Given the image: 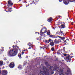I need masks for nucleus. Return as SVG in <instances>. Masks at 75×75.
<instances>
[{
    "label": "nucleus",
    "instance_id": "1",
    "mask_svg": "<svg viewBox=\"0 0 75 75\" xmlns=\"http://www.w3.org/2000/svg\"><path fill=\"white\" fill-rule=\"evenodd\" d=\"M17 51H14L13 50H10L8 52V55L9 57H13L17 55Z\"/></svg>",
    "mask_w": 75,
    "mask_h": 75
},
{
    "label": "nucleus",
    "instance_id": "2",
    "mask_svg": "<svg viewBox=\"0 0 75 75\" xmlns=\"http://www.w3.org/2000/svg\"><path fill=\"white\" fill-rule=\"evenodd\" d=\"M42 69L44 71H40L38 75H49V73L45 71L46 70H48V69H47L46 67H43Z\"/></svg>",
    "mask_w": 75,
    "mask_h": 75
},
{
    "label": "nucleus",
    "instance_id": "3",
    "mask_svg": "<svg viewBox=\"0 0 75 75\" xmlns=\"http://www.w3.org/2000/svg\"><path fill=\"white\" fill-rule=\"evenodd\" d=\"M47 28H43L41 30H40V33L42 34L45 33L47 32Z\"/></svg>",
    "mask_w": 75,
    "mask_h": 75
},
{
    "label": "nucleus",
    "instance_id": "4",
    "mask_svg": "<svg viewBox=\"0 0 75 75\" xmlns=\"http://www.w3.org/2000/svg\"><path fill=\"white\" fill-rule=\"evenodd\" d=\"M57 71H58L59 74L60 75H64L63 73V70L62 69H60L57 70Z\"/></svg>",
    "mask_w": 75,
    "mask_h": 75
},
{
    "label": "nucleus",
    "instance_id": "5",
    "mask_svg": "<svg viewBox=\"0 0 75 75\" xmlns=\"http://www.w3.org/2000/svg\"><path fill=\"white\" fill-rule=\"evenodd\" d=\"M2 75H6L7 74V71L6 70H2Z\"/></svg>",
    "mask_w": 75,
    "mask_h": 75
},
{
    "label": "nucleus",
    "instance_id": "6",
    "mask_svg": "<svg viewBox=\"0 0 75 75\" xmlns=\"http://www.w3.org/2000/svg\"><path fill=\"white\" fill-rule=\"evenodd\" d=\"M9 67L11 68H14V63L13 62L11 63L9 65Z\"/></svg>",
    "mask_w": 75,
    "mask_h": 75
},
{
    "label": "nucleus",
    "instance_id": "7",
    "mask_svg": "<svg viewBox=\"0 0 75 75\" xmlns=\"http://www.w3.org/2000/svg\"><path fill=\"white\" fill-rule=\"evenodd\" d=\"M54 42L56 44H58L59 43V41L57 39L54 40Z\"/></svg>",
    "mask_w": 75,
    "mask_h": 75
},
{
    "label": "nucleus",
    "instance_id": "8",
    "mask_svg": "<svg viewBox=\"0 0 75 75\" xmlns=\"http://www.w3.org/2000/svg\"><path fill=\"white\" fill-rule=\"evenodd\" d=\"M52 40L51 39H49L48 40H47L45 41V42H46L47 43H50V42L52 41Z\"/></svg>",
    "mask_w": 75,
    "mask_h": 75
},
{
    "label": "nucleus",
    "instance_id": "9",
    "mask_svg": "<svg viewBox=\"0 0 75 75\" xmlns=\"http://www.w3.org/2000/svg\"><path fill=\"white\" fill-rule=\"evenodd\" d=\"M8 4L9 5H13V3H12V2L11 1H8Z\"/></svg>",
    "mask_w": 75,
    "mask_h": 75
},
{
    "label": "nucleus",
    "instance_id": "10",
    "mask_svg": "<svg viewBox=\"0 0 75 75\" xmlns=\"http://www.w3.org/2000/svg\"><path fill=\"white\" fill-rule=\"evenodd\" d=\"M28 45H29V47H31L32 48H33V45L31 44V43L29 42L28 44Z\"/></svg>",
    "mask_w": 75,
    "mask_h": 75
},
{
    "label": "nucleus",
    "instance_id": "11",
    "mask_svg": "<svg viewBox=\"0 0 75 75\" xmlns=\"http://www.w3.org/2000/svg\"><path fill=\"white\" fill-rule=\"evenodd\" d=\"M50 45L51 46H54V43L53 42V41L52 40V41L51 42Z\"/></svg>",
    "mask_w": 75,
    "mask_h": 75
},
{
    "label": "nucleus",
    "instance_id": "12",
    "mask_svg": "<svg viewBox=\"0 0 75 75\" xmlns=\"http://www.w3.org/2000/svg\"><path fill=\"white\" fill-rule=\"evenodd\" d=\"M3 62L1 61H0V66H1L2 65H3Z\"/></svg>",
    "mask_w": 75,
    "mask_h": 75
},
{
    "label": "nucleus",
    "instance_id": "13",
    "mask_svg": "<svg viewBox=\"0 0 75 75\" xmlns=\"http://www.w3.org/2000/svg\"><path fill=\"white\" fill-rule=\"evenodd\" d=\"M52 18H50L48 20V21L49 22H50V21H51L52 20Z\"/></svg>",
    "mask_w": 75,
    "mask_h": 75
},
{
    "label": "nucleus",
    "instance_id": "14",
    "mask_svg": "<svg viewBox=\"0 0 75 75\" xmlns=\"http://www.w3.org/2000/svg\"><path fill=\"white\" fill-rule=\"evenodd\" d=\"M69 42V39H68L66 40H65L64 41V42H66V43H67Z\"/></svg>",
    "mask_w": 75,
    "mask_h": 75
},
{
    "label": "nucleus",
    "instance_id": "15",
    "mask_svg": "<svg viewBox=\"0 0 75 75\" xmlns=\"http://www.w3.org/2000/svg\"><path fill=\"white\" fill-rule=\"evenodd\" d=\"M13 48H18L19 47L18 46H14V45H13Z\"/></svg>",
    "mask_w": 75,
    "mask_h": 75
},
{
    "label": "nucleus",
    "instance_id": "16",
    "mask_svg": "<svg viewBox=\"0 0 75 75\" xmlns=\"http://www.w3.org/2000/svg\"><path fill=\"white\" fill-rule=\"evenodd\" d=\"M59 38H61L62 40H64L65 39V37H61L60 36L59 37Z\"/></svg>",
    "mask_w": 75,
    "mask_h": 75
},
{
    "label": "nucleus",
    "instance_id": "17",
    "mask_svg": "<svg viewBox=\"0 0 75 75\" xmlns=\"http://www.w3.org/2000/svg\"><path fill=\"white\" fill-rule=\"evenodd\" d=\"M47 35H50V30H48V32H47Z\"/></svg>",
    "mask_w": 75,
    "mask_h": 75
},
{
    "label": "nucleus",
    "instance_id": "18",
    "mask_svg": "<svg viewBox=\"0 0 75 75\" xmlns=\"http://www.w3.org/2000/svg\"><path fill=\"white\" fill-rule=\"evenodd\" d=\"M59 33H61V35H62V34H64V32L61 31L59 33Z\"/></svg>",
    "mask_w": 75,
    "mask_h": 75
},
{
    "label": "nucleus",
    "instance_id": "19",
    "mask_svg": "<svg viewBox=\"0 0 75 75\" xmlns=\"http://www.w3.org/2000/svg\"><path fill=\"white\" fill-rule=\"evenodd\" d=\"M64 4H68V3L67 2V1H64Z\"/></svg>",
    "mask_w": 75,
    "mask_h": 75
},
{
    "label": "nucleus",
    "instance_id": "20",
    "mask_svg": "<svg viewBox=\"0 0 75 75\" xmlns=\"http://www.w3.org/2000/svg\"><path fill=\"white\" fill-rule=\"evenodd\" d=\"M66 58V59H68V60H69V56H67Z\"/></svg>",
    "mask_w": 75,
    "mask_h": 75
},
{
    "label": "nucleus",
    "instance_id": "21",
    "mask_svg": "<svg viewBox=\"0 0 75 75\" xmlns=\"http://www.w3.org/2000/svg\"><path fill=\"white\" fill-rule=\"evenodd\" d=\"M62 28H64L65 27V25H62Z\"/></svg>",
    "mask_w": 75,
    "mask_h": 75
},
{
    "label": "nucleus",
    "instance_id": "22",
    "mask_svg": "<svg viewBox=\"0 0 75 75\" xmlns=\"http://www.w3.org/2000/svg\"><path fill=\"white\" fill-rule=\"evenodd\" d=\"M54 47H52V48H51V50L52 51H54Z\"/></svg>",
    "mask_w": 75,
    "mask_h": 75
},
{
    "label": "nucleus",
    "instance_id": "23",
    "mask_svg": "<svg viewBox=\"0 0 75 75\" xmlns=\"http://www.w3.org/2000/svg\"><path fill=\"white\" fill-rule=\"evenodd\" d=\"M59 36H54V38H58V37H59Z\"/></svg>",
    "mask_w": 75,
    "mask_h": 75
},
{
    "label": "nucleus",
    "instance_id": "24",
    "mask_svg": "<svg viewBox=\"0 0 75 75\" xmlns=\"http://www.w3.org/2000/svg\"><path fill=\"white\" fill-rule=\"evenodd\" d=\"M18 68H22V67L21 66H19V67H18Z\"/></svg>",
    "mask_w": 75,
    "mask_h": 75
},
{
    "label": "nucleus",
    "instance_id": "25",
    "mask_svg": "<svg viewBox=\"0 0 75 75\" xmlns=\"http://www.w3.org/2000/svg\"><path fill=\"white\" fill-rule=\"evenodd\" d=\"M64 55L65 56V57H66V56H67V54H64Z\"/></svg>",
    "mask_w": 75,
    "mask_h": 75
},
{
    "label": "nucleus",
    "instance_id": "26",
    "mask_svg": "<svg viewBox=\"0 0 75 75\" xmlns=\"http://www.w3.org/2000/svg\"><path fill=\"white\" fill-rule=\"evenodd\" d=\"M46 65H48V62H46Z\"/></svg>",
    "mask_w": 75,
    "mask_h": 75
},
{
    "label": "nucleus",
    "instance_id": "27",
    "mask_svg": "<svg viewBox=\"0 0 75 75\" xmlns=\"http://www.w3.org/2000/svg\"><path fill=\"white\" fill-rule=\"evenodd\" d=\"M22 54H24V52H22Z\"/></svg>",
    "mask_w": 75,
    "mask_h": 75
},
{
    "label": "nucleus",
    "instance_id": "28",
    "mask_svg": "<svg viewBox=\"0 0 75 75\" xmlns=\"http://www.w3.org/2000/svg\"><path fill=\"white\" fill-rule=\"evenodd\" d=\"M73 22H72V23H71V24H72V25H73Z\"/></svg>",
    "mask_w": 75,
    "mask_h": 75
},
{
    "label": "nucleus",
    "instance_id": "29",
    "mask_svg": "<svg viewBox=\"0 0 75 75\" xmlns=\"http://www.w3.org/2000/svg\"><path fill=\"white\" fill-rule=\"evenodd\" d=\"M31 47H29V48H28V49H31Z\"/></svg>",
    "mask_w": 75,
    "mask_h": 75
},
{
    "label": "nucleus",
    "instance_id": "30",
    "mask_svg": "<svg viewBox=\"0 0 75 75\" xmlns=\"http://www.w3.org/2000/svg\"><path fill=\"white\" fill-rule=\"evenodd\" d=\"M1 74V70H0V74Z\"/></svg>",
    "mask_w": 75,
    "mask_h": 75
},
{
    "label": "nucleus",
    "instance_id": "31",
    "mask_svg": "<svg viewBox=\"0 0 75 75\" xmlns=\"http://www.w3.org/2000/svg\"><path fill=\"white\" fill-rule=\"evenodd\" d=\"M48 47V46H46V47Z\"/></svg>",
    "mask_w": 75,
    "mask_h": 75
},
{
    "label": "nucleus",
    "instance_id": "32",
    "mask_svg": "<svg viewBox=\"0 0 75 75\" xmlns=\"http://www.w3.org/2000/svg\"><path fill=\"white\" fill-rule=\"evenodd\" d=\"M63 49L64 50V49H65V47H63Z\"/></svg>",
    "mask_w": 75,
    "mask_h": 75
},
{
    "label": "nucleus",
    "instance_id": "33",
    "mask_svg": "<svg viewBox=\"0 0 75 75\" xmlns=\"http://www.w3.org/2000/svg\"><path fill=\"white\" fill-rule=\"evenodd\" d=\"M11 8H10V9H11Z\"/></svg>",
    "mask_w": 75,
    "mask_h": 75
},
{
    "label": "nucleus",
    "instance_id": "34",
    "mask_svg": "<svg viewBox=\"0 0 75 75\" xmlns=\"http://www.w3.org/2000/svg\"><path fill=\"white\" fill-rule=\"evenodd\" d=\"M41 48H42V47H40Z\"/></svg>",
    "mask_w": 75,
    "mask_h": 75
},
{
    "label": "nucleus",
    "instance_id": "35",
    "mask_svg": "<svg viewBox=\"0 0 75 75\" xmlns=\"http://www.w3.org/2000/svg\"><path fill=\"white\" fill-rule=\"evenodd\" d=\"M19 1H21V0H19Z\"/></svg>",
    "mask_w": 75,
    "mask_h": 75
},
{
    "label": "nucleus",
    "instance_id": "36",
    "mask_svg": "<svg viewBox=\"0 0 75 75\" xmlns=\"http://www.w3.org/2000/svg\"><path fill=\"white\" fill-rule=\"evenodd\" d=\"M44 48H43V49L44 50Z\"/></svg>",
    "mask_w": 75,
    "mask_h": 75
},
{
    "label": "nucleus",
    "instance_id": "37",
    "mask_svg": "<svg viewBox=\"0 0 75 75\" xmlns=\"http://www.w3.org/2000/svg\"><path fill=\"white\" fill-rule=\"evenodd\" d=\"M26 57H28V56H26Z\"/></svg>",
    "mask_w": 75,
    "mask_h": 75
},
{
    "label": "nucleus",
    "instance_id": "38",
    "mask_svg": "<svg viewBox=\"0 0 75 75\" xmlns=\"http://www.w3.org/2000/svg\"><path fill=\"white\" fill-rule=\"evenodd\" d=\"M59 0V1H61Z\"/></svg>",
    "mask_w": 75,
    "mask_h": 75
},
{
    "label": "nucleus",
    "instance_id": "39",
    "mask_svg": "<svg viewBox=\"0 0 75 75\" xmlns=\"http://www.w3.org/2000/svg\"><path fill=\"white\" fill-rule=\"evenodd\" d=\"M20 57H21V55H20Z\"/></svg>",
    "mask_w": 75,
    "mask_h": 75
},
{
    "label": "nucleus",
    "instance_id": "40",
    "mask_svg": "<svg viewBox=\"0 0 75 75\" xmlns=\"http://www.w3.org/2000/svg\"><path fill=\"white\" fill-rule=\"evenodd\" d=\"M0 69H1V68H0Z\"/></svg>",
    "mask_w": 75,
    "mask_h": 75
},
{
    "label": "nucleus",
    "instance_id": "41",
    "mask_svg": "<svg viewBox=\"0 0 75 75\" xmlns=\"http://www.w3.org/2000/svg\"><path fill=\"white\" fill-rule=\"evenodd\" d=\"M64 24H65V23H64Z\"/></svg>",
    "mask_w": 75,
    "mask_h": 75
},
{
    "label": "nucleus",
    "instance_id": "42",
    "mask_svg": "<svg viewBox=\"0 0 75 75\" xmlns=\"http://www.w3.org/2000/svg\"><path fill=\"white\" fill-rule=\"evenodd\" d=\"M3 48H4V47H3Z\"/></svg>",
    "mask_w": 75,
    "mask_h": 75
},
{
    "label": "nucleus",
    "instance_id": "43",
    "mask_svg": "<svg viewBox=\"0 0 75 75\" xmlns=\"http://www.w3.org/2000/svg\"><path fill=\"white\" fill-rule=\"evenodd\" d=\"M7 12V11H6Z\"/></svg>",
    "mask_w": 75,
    "mask_h": 75
}]
</instances>
